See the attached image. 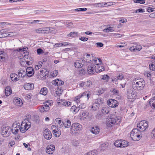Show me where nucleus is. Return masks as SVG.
Instances as JSON below:
<instances>
[{
  "label": "nucleus",
  "instance_id": "obj_1",
  "mask_svg": "<svg viewBox=\"0 0 155 155\" xmlns=\"http://www.w3.org/2000/svg\"><path fill=\"white\" fill-rule=\"evenodd\" d=\"M145 84V81L143 78H135L133 80V82L132 84V86L134 90H141L144 88Z\"/></svg>",
  "mask_w": 155,
  "mask_h": 155
},
{
  "label": "nucleus",
  "instance_id": "obj_2",
  "mask_svg": "<svg viewBox=\"0 0 155 155\" xmlns=\"http://www.w3.org/2000/svg\"><path fill=\"white\" fill-rule=\"evenodd\" d=\"M109 118L106 120V124L108 127H110L116 123L117 124L120 122L121 118L120 116H116L114 114L110 115Z\"/></svg>",
  "mask_w": 155,
  "mask_h": 155
},
{
  "label": "nucleus",
  "instance_id": "obj_3",
  "mask_svg": "<svg viewBox=\"0 0 155 155\" xmlns=\"http://www.w3.org/2000/svg\"><path fill=\"white\" fill-rule=\"evenodd\" d=\"M83 129L82 125L78 123L73 124L71 126L70 132L72 135H75L79 133Z\"/></svg>",
  "mask_w": 155,
  "mask_h": 155
},
{
  "label": "nucleus",
  "instance_id": "obj_4",
  "mask_svg": "<svg viewBox=\"0 0 155 155\" xmlns=\"http://www.w3.org/2000/svg\"><path fill=\"white\" fill-rule=\"evenodd\" d=\"M140 131L138 128L134 129L130 133L131 138L134 141H138L141 137L140 135Z\"/></svg>",
  "mask_w": 155,
  "mask_h": 155
},
{
  "label": "nucleus",
  "instance_id": "obj_5",
  "mask_svg": "<svg viewBox=\"0 0 155 155\" xmlns=\"http://www.w3.org/2000/svg\"><path fill=\"white\" fill-rule=\"evenodd\" d=\"M91 95L90 92L89 91H87L84 92L82 94H80L79 95L76 97L74 99V101L78 103L80 102V99L81 97H84L86 99L88 100L89 97H90Z\"/></svg>",
  "mask_w": 155,
  "mask_h": 155
},
{
  "label": "nucleus",
  "instance_id": "obj_6",
  "mask_svg": "<svg viewBox=\"0 0 155 155\" xmlns=\"http://www.w3.org/2000/svg\"><path fill=\"white\" fill-rule=\"evenodd\" d=\"M87 72L90 74H95L97 73L96 67L93 63H91L88 66Z\"/></svg>",
  "mask_w": 155,
  "mask_h": 155
},
{
  "label": "nucleus",
  "instance_id": "obj_7",
  "mask_svg": "<svg viewBox=\"0 0 155 155\" xmlns=\"http://www.w3.org/2000/svg\"><path fill=\"white\" fill-rule=\"evenodd\" d=\"M30 127V124H28L26 122L23 121L20 126V131L22 133H24L28 130Z\"/></svg>",
  "mask_w": 155,
  "mask_h": 155
},
{
  "label": "nucleus",
  "instance_id": "obj_8",
  "mask_svg": "<svg viewBox=\"0 0 155 155\" xmlns=\"http://www.w3.org/2000/svg\"><path fill=\"white\" fill-rule=\"evenodd\" d=\"M148 127L147 122L145 120H142L137 124V127L142 130V131L145 130Z\"/></svg>",
  "mask_w": 155,
  "mask_h": 155
},
{
  "label": "nucleus",
  "instance_id": "obj_9",
  "mask_svg": "<svg viewBox=\"0 0 155 155\" xmlns=\"http://www.w3.org/2000/svg\"><path fill=\"white\" fill-rule=\"evenodd\" d=\"M127 97L128 99H133L135 98L137 95V93L135 91L131 89L127 90Z\"/></svg>",
  "mask_w": 155,
  "mask_h": 155
},
{
  "label": "nucleus",
  "instance_id": "obj_10",
  "mask_svg": "<svg viewBox=\"0 0 155 155\" xmlns=\"http://www.w3.org/2000/svg\"><path fill=\"white\" fill-rule=\"evenodd\" d=\"M10 130V127L9 126L5 127L2 128L1 134L2 136L4 137H8L9 136L10 131H9Z\"/></svg>",
  "mask_w": 155,
  "mask_h": 155
},
{
  "label": "nucleus",
  "instance_id": "obj_11",
  "mask_svg": "<svg viewBox=\"0 0 155 155\" xmlns=\"http://www.w3.org/2000/svg\"><path fill=\"white\" fill-rule=\"evenodd\" d=\"M43 134L44 138L47 140H49L52 138L51 133L48 129H46L44 130Z\"/></svg>",
  "mask_w": 155,
  "mask_h": 155
},
{
  "label": "nucleus",
  "instance_id": "obj_12",
  "mask_svg": "<svg viewBox=\"0 0 155 155\" xmlns=\"http://www.w3.org/2000/svg\"><path fill=\"white\" fill-rule=\"evenodd\" d=\"M85 61L82 59L76 60L74 63V66L77 68H81L85 64Z\"/></svg>",
  "mask_w": 155,
  "mask_h": 155
},
{
  "label": "nucleus",
  "instance_id": "obj_13",
  "mask_svg": "<svg viewBox=\"0 0 155 155\" xmlns=\"http://www.w3.org/2000/svg\"><path fill=\"white\" fill-rule=\"evenodd\" d=\"M50 103V101H48L47 103H44V105L42 106L40 111L41 112H46L48 111L50 109V107L48 104Z\"/></svg>",
  "mask_w": 155,
  "mask_h": 155
},
{
  "label": "nucleus",
  "instance_id": "obj_14",
  "mask_svg": "<svg viewBox=\"0 0 155 155\" xmlns=\"http://www.w3.org/2000/svg\"><path fill=\"white\" fill-rule=\"evenodd\" d=\"M20 128V126L19 124H13L12 126V131L14 134H17Z\"/></svg>",
  "mask_w": 155,
  "mask_h": 155
},
{
  "label": "nucleus",
  "instance_id": "obj_15",
  "mask_svg": "<svg viewBox=\"0 0 155 155\" xmlns=\"http://www.w3.org/2000/svg\"><path fill=\"white\" fill-rule=\"evenodd\" d=\"M107 104L108 106L111 107H116L118 105L117 101L110 99L107 101Z\"/></svg>",
  "mask_w": 155,
  "mask_h": 155
},
{
  "label": "nucleus",
  "instance_id": "obj_16",
  "mask_svg": "<svg viewBox=\"0 0 155 155\" xmlns=\"http://www.w3.org/2000/svg\"><path fill=\"white\" fill-rule=\"evenodd\" d=\"M55 149V146L51 144L47 146L46 149V152L48 154H52L54 151Z\"/></svg>",
  "mask_w": 155,
  "mask_h": 155
},
{
  "label": "nucleus",
  "instance_id": "obj_17",
  "mask_svg": "<svg viewBox=\"0 0 155 155\" xmlns=\"http://www.w3.org/2000/svg\"><path fill=\"white\" fill-rule=\"evenodd\" d=\"M26 74L28 77H31L34 73L33 68L31 67H28L26 69Z\"/></svg>",
  "mask_w": 155,
  "mask_h": 155
},
{
  "label": "nucleus",
  "instance_id": "obj_18",
  "mask_svg": "<svg viewBox=\"0 0 155 155\" xmlns=\"http://www.w3.org/2000/svg\"><path fill=\"white\" fill-rule=\"evenodd\" d=\"M142 48L141 46L139 45H137L133 46L130 48V50L131 51H140Z\"/></svg>",
  "mask_w": 155,
  "mask_h": 155
},
{
  "label": "nucleus",
  "instance_id": "obj_19",
  "mask_svg": "<svg viewBox=\"0 0 155 155\" xmlns=\"http://www.w3.org/2000/svg\"><path fill=\"white\" fill-rule=\"evenodd\" d=\"M52 83L53 84L57 85L60 86L64 84V82L61 80H59L58 79H57L55 80H53L52 82Z\"/></svg>",
  "mask_w": 155,
  "mask_h": 155
},
{
  "label": "nucleus",
  "instance_id": "obj_20",
  "mask_svg": "<svg viewBox=\"0 0 155 155\" xmlns=\"http://www.w3.org/2000/svg\"><path fill=\"white\" fill-rule=\"evenodd\" d=\"M24 87L27 90H31L33 89L34 88L33 84L31 83H28L25 84Z\"/></svg>",
  "mask_w": 155,
  "mask_h": 155
},
{
  "label": "nucleus",
  "instance_id": "obj_21",
  "mask_svg": "<svg viewBox=\"0 0 155 155\" xmlns=\"http://www.w3.org/2000/svg\"><path fill=\"white\" fill-rule=\"evenodd\" d=\"M14 102L15 104L18 106H21L23 104L21 100L19 98H17L16 99L14 100Z\"/></svg>",
  "mask_w": 155,
  "mask_h": 155
},
{
  "label": "nucleus",
  "instance_id": "obj_22",
  "mask_svg": "<svg viewBox=\"0 0 155 155\" xmlns=\"http://www.w3.org/2000/svg\"><path fill=\"white\" fill-rule=\"evenodd\" d=\"M100 129L97 127H93L91 130V131L93 134H98L99 132Z\"/></svg>",
  "mask_w": 155,
  "mask_h": 155
},
{
  "label": "nucleus",
  "instance_id": "obj_23",
  "mask_svg": "<svg viewBox=\"0 0 155 155\" xmlns=\"http://www.w3.org/2000/svg\"><path fill=\"white\" fill-rule=\"evenodd\" d=\"M89 113L87 112H83L80 115V119L81 120H84L87 117H88Z\"/></svg>",
  "mask_w": 155,
  "mask_h": 155
},
{
  "label": "nucleus",
  "instance_id": "obj_24",
  "mask_svg": "<svg viewBox=\"0 0 155 155\" xmlns=\"http://www.w3.org/2000/svg\"><path fill=\"white\" fill-rule=\"evenodd\" d=\"M109 108L108 107H104L102 108L101 112L103 114L106 115L109 113Z\"/></svg>",
  "mask_w": 155,
  "mask_h": 155
},
{
  "label": "nucleus",
  "instance_id": "obj_25",
  "mask_svg": "<svg viewBox=\"0 0 155 155\" xmlns=\"http://www.w3.org/2000/svg\"><path fill=\"white\" fill-rule=\"evenodd\" d=\"M93 61L94 65H96L97 66H98L99 65H101V64L102 63L101 59L98 58H95L94 59Z\"/></svg>",
  "mask_w": 155,
  "mask_h": 155
},
{
  "label": "nucleus",
  "instance_id": "obj_26",
  "mask_svg": "<svg viewBox=\"0 0 155 155\" xmlns=\"http://www.w3.org/2000/svg\"><path fill=\"white\" fill-rule=\"evenodd\" d=\"M149 103L151 107L155 109V97L150 99Z\"/></svg>",
  "mask_w": 155,
  "mask_h": 155
},
{
  "label": "nucleus",
  "instance_id": "obj_27",
  "mask_svg": "<svg viewBox=\"0 0 155 155\" xmlns=\"http://www.w3.org/2000/svg\"><path fill=\"white\" fill-rule=\"evenodd\" d=\"M71 143L72 145L75 147H77L80 145V142L79 140L74 139L72 141Z\"/></svg>",
  "mask_w": 155,
  "mask_h": 155
},
{
  "label": "nucleus",
  "instance_id": "obj_28",
  "mask_svg": "<svg viewBox=\"0 0 155 155\" xmlns=\"http://www.w3.org/2000/svg\"><path fill=\"white\" fill-rule=\"evenodd\" d=\"M12 90L9 87H6L5 89V94L6 96L9 95L12 93Z\"/></svg>",
  "mask_w": 155,
  "mask_h": 155
},
{
  "label": "nucleus",
  "instance_id": "obj_29",
  "mask_svg": "<svg viewBox=\"0 0 155 155\" xmlns=\"http://www.w3.org/2000/svg\"><path fill=\"white\" fill-rule=\"evenodd\" d=\"M18 76L15 74H10L11 79L13 81H16L18 80Z\"/></svg>",
  "mask_w": 155,
  "mask_h": 155
},
{
  "label": "nucleus",
  "instance_id": "obj_30",
  "mask_svg": "<svg viewBox=\"0 0 155 155\" xmlns=\"http://www.w3.org/2000/svg\"><path fill=\"white\" fill-rule=\"evenodd\" d=\"M19 77H24L26 74V72L25 70H20L18 73Z\"/></svg>",
  "mask_w": 155,
  "mask_h": 155
},
{
  "label": "nucleus",
  "instance_id": "obj_31",
  "mask_svg": "<svg viewBox=\"0 0 155 155\" xmlns=\"http://www.w3.org/2000/svg\"><path fill=\"white\" fill-rule=\"evenodd\" d=\"M104 70V67L102 65H100L96 67L97 73L103 71Z\"/></svg>",
  "mask_w": 155,
  "mask_h": 155
},
{
  "label": "nucleus",
  "instance_id": "obj_32",
  "mask_svg": "<svg viewBox=\"0 0 155 155\" xmlns=\"http://www.w3.org/2000/svg\"><path fill=\"white\" fill-rule=\"evenodd\" d=\"M40 93L41 94L45 95L47 93V88L46 87H43L41 89Z\"/></svg>",
  "mask_w": 155,
  "mask_h": 155
},
{
  "label": "nucleus",
  "instance_id": "obj_33",
  "mask_svg": "<svg viewBox=\"0 0 155 155\" xmlns=\"http://www.w3.org/2000/svg\"><path fill=\"white\" fill-rule=\"evenodd\" d=\"M71 125V122L69 120H65L64 123V127L65 128H68L70 127Z\"/></svg>",
  "mask_w": 155,
  "mask_h": 155
},
{
  "label": "nucleus",
  "instance_id": "obj_34",
  "mask_svg": "<svg viewBox=\"0 0 155 155\" xmlns=\"http://www.w3.org/2000/svg\"><path fill=\"white\" fill-rule=\"evenodd\" d=\"M121 140H116L114 143V145L117 147H121Z\"/></svg>",
  "mask_w": 155,
  "mask_h": 155
},
{
  "label": "nucleus",
  "instance_id": "obj_35",
  "mask_svg": "<svg viewBox=\"0 0 155 155\" xmlns=\"http://www.w3.org/2000/svg\"><path fill=\"white\" fill-rule=\"evenodd\" d=\"M78 33L76 32H72L69 33L68 36L69 37L74 38L77 36Z\"/></svg>",
  "mask_w": 155,
  "mask_h": 155
},
{
  "label": "nucleus",
  "instance_id": "obj_36",
  "mask_svg": "<svg viewBox=\"0 0 155 155\" xmlns=\"http://www.w3.org/2000/svg\"><path fill=\"white\" fill-rule=\"evenodd\" d=\"M37 51L38 54V55H40L42 54H47L48 53V52L46 53H45L43 51L41 48H40L38 49L37 50Z\"/></svg>",
  "mask_w": 155,
  "mask_h": 155
},
{
  "label": "nucleus",
  "instance_id": "obj_37",
  "mask_svg": "<svg viewBox=\"0 0 155 155\" xmlns=\"http://www.w3.org/2000/svg\"><path fill=\"white\" fill-rule=\"evenodd\" d=\"M107 146V145L106 143H105L102 144L100 146V150L101 151V152L104 151L106 148Z\"/></svg>",
  "mask_w": 155,
  "mask_h": 155
},
{
  "label": "nucleus",
  "instance_id": "obj_38",
  "mask_svg": "<svg viewBox=\"0 0 155 155\" xmlns=\"http://www.w3.org/2000/svg\"><path fill=\"white\" fill-rule=\"evenodd\" d=\"M121 142H122L121 143V147L122 148L127 147L128 145V143L124 140H121Z\"/></svg>",
  "mask_w": 155,
  "mask_h": 155
},
{
  "label": "nucleus",
  "instance_id": "obj_39",
  "mask_svg": "<svg viewBox=\"0 0 155 155\" xmlns=\"http://www.w3.org/2000/svg\"><path fill=\"white\" fill-rule=\"evenodd\" d=\"M114 29L113 28L110 27L104 29L103 31L104 32H109L110 31L112 32L114 31Z\"/></svg>",
  "mask_w": 155,
  "mask_h": 155
},
{
  "label": "nucleus",
  "instance_id": "obj_40",
  "mask_svg": "<svg viewBox=\"0 0 155 155\" xmlns=\"http://www.w3.org/2000/svg\"><path fill=\"white\" fill-rule=\"evenodd\" d=\"M103 80H106L107 81L109 78V76L107 75H101L100 77Z\"/></svg>",
  "mask_w": 155,
  "mask_h": 155
},
{
  "label": "nucleus",
  "instance_id": "obj_41",
  "mask_svg": "<svg viewBox=\"0 0 155 155\" xmlns=\"http://www.w3.org/2000/svg\"><path fill=\"white\" fill-rule=\"evenodd\" d=\"M43 34H48L51 33L50 29L49 28H43Z\"/></svg>",
  "mask_w": 155,
  "mask_h": 155
},
{
  "label": "nucleus",
  "instance_id": "obj_42",
  "mask_svg": "<svg viewBox=\"0 0 155 155\" xmlns=\"http://www.w3.org/2000/svg\"><path fill=\"white\" fill-rule=\"evenodd\" d=\"M61 131L58 129L57 130L55 133H53V134H54L55 136L56 137H59L61 135Z\"/></svg>",
  "mask_w": 155,
  "mask_h": 155
},
{
  "label": "nucleus",
  "instance_id": "obj_43",
  "mask_svg": "<svg viewBox=\"0 0 155 155\" xmlns=\"http://www.w3.org/2000/svg\"><path fill=\"white\" fill-rule=\"evenodd\" d=\"M133 2L135 3L143 4L145 3V0H134Z\"/></svg>",
  "mask_w": 155,
  "mask_h": 155
},
{
  "label": "nucleus",
  "instance_id": "obj_44",
  "mask_svg": "<svg viewBox=\"0 0 155 155\" xmlns=\"http://www.w3.org/2000/svg\"><path fill=\"white\" fill-rule=\"evenodd\" d=\"M103 114H101L100 113H98L95 117L98 120L101 119L102 117L103 116Z\"/></svg>",
  "mask_w": 155,
  "mask_h": 155
},
{
  "label": "nucleus",
  "instance_id": "obj_45",
  "mask_svg": "<svg viewBox=\"0 0 155 155\" xmlns=\"http://www.w3.org/2000/svg\"><path fill=\"white\" fill-rule=\"evenodd\" d=\"M62 105L64 106H69L71 105V103L69 101H65L63 102Z\"/></svg>",
  "mask_w": 155,
  "mask_h": 155
},
{
  "label": "nucleus",
  "instance_id": "obj_46",
  "mask_svg": "<svg viewBox=\"0 0 155 155\" xmlns=\"http://www.w3.org/2000/svg\"><path fill=\"white\" fill-rule=\"evenodd\" d=\"M62 91H63L62 90H61L58 88L57 90L56 91L55 94L56 95L59 96L62 94Z\"/></svg>",
  "mask_w": 155,
  "mask_h": 155
},
{
  "label": "nucleus",
  "instance_id": "obj_47",
  "mask_svg": "<svg viewBox=\"0 0 155 155\" xmlns=\"http://www.w3.org/2000/svg\"><path fill=\"white\" fill-rule=\"evenodd\" d=\"M76 107L75 105L73 106L71 108V111L73 113L75 114L77 113V111H76Z\"/></svg>",
  "mask_w": 155,
  "mask_h": 155
},
{
  "label": "nucleus",
  "instance_id": "obj_48",
  "mask_svg": "<svg viewBox=\"0 0 155 155\" xmlns=\"http://www.w3.org/2000/svg\"><path fill=\"white\" fill-rule=\"evenodd\" d=\"M8 34V36H13L15 35H17V33L16 32H9L7 33Z\"/></svg>",
  "mask_w": 155,
  "mask_h": 155
},
{
  "label": "nucleus",
  "instance_id": "obj_49",
  "mask_svg": "<svg viewBox=\"0 0 155 155\" xmlns=\"http://www.w3.org/2000/svg\"><path fill=\"white\" fill-rule=\"evenodd\" d=\"M91 108L92 110H97L98 108V107L96 105L94 104L91 105Z\"/></svg>",
  "mask_w": 155,
  "mask_h": 155
},
{
  "label": "nucleus",
  "instance_id": "obj_50",
  "mask_svg": "<svg viewBox=\"0 0 155 155\" xmlns=\"http://www.w3.org/2000/svg\"><path fill=\"white\" fill-rule=\"evenodd\" d=\"M7 31V29H4L3 30H2L1 31V33H4L5 34H4L5 36H3V37H8V34L7 33H6V32Z\"/></svg>",
  "mask_w": 155,
  "mask_h": 155
},
{
  "label": "nucleus",
  "instance_id": "obj_51",
  "mask_svg": "<svg viewBox=\"0 0 155 155\" xmlns=\"http://www.w3.org/2000/svg\"><path fill=\"white\" fill-rule=\"evenodd\" d=\"M92 85V82L91 81H88L85 82V85L87 87H90Z\"/></svg>",
  "mask_w": 155,
  "mask_h": 155
},
{
  "label": "nucleus",
  "instance_id": "obj_52",
  "mask_svg": "<svg viewBox=\"0 0 155 155\" xmlns=\"http://www.w3.org/2000/svg\"><path fill=\"white\" fill-rule=\"evenodd\" d=\"M43 28H39L35 30L36 32L38 33L43 34Z\"/></svg>",
  "mask_w": 155,
  "mask_h": 155
},
{
  "label": "nucleus",
  "instance_id": "obj_53",
  "mask_svg": "<svg viewBox=\"0 0 155 155\" xmlns=\"http://www.w3.org/2000/svg\"><path fill=\"white\" fill-rule=\"evenodd\" d=\"M58 73V71L57 70H55L53 71L52 73L51 74V75L52 77H55L57 75Z\"/></svg>",
  "mask_w": 155,
  "mask_h": 155
},
{
  "label": "nucleus",
  "instance_id": "obj_54",
  "mask_svg": "<svg viewBox=\"0 0 155 155\" xmlns=\"http://www.w3.org/2000/svg\"><path fill=\"white\" fill-rule=\"evenodd\" d=\"M5 60V55L4 54L1 53L0 55V61H2Z\"/></svg>",
  "mask_w": 155,
  "mask_h": 155
},
{
  "label": "nucleus",
  "instance_id": "obj_55",
  "mask_svg": "<svg viewBox=\"0 0 155 155\" xmlns=\"http://www.w3.org/2000/svg\"><path fill=\"white\" fill-rule=\"evenodd\" d=\"M107 89L105 88H101L98 91V93L100 94H102L103 93L104 91H106Z\"/></svg>",
  "mask_w": 155,
  "mask_h": 155
},
{
  "label": "nucleus",
  "instance_id": "obj_56",
  "mask_svg": "<svg viewBox=\"0 0 155 155\" xmlns=\"http://www.w3.org/2000/svg\"><path fill=\"white\" fill-rule=\"evenodd\" d=\"M79 109H84L86 107V105L84 103L81 104L78 107Z\"/></svg>",
  "mask_w": 155,
  "mask_h": 155
},
{
  "label": "nucleus",
  "instance_id": "obj_57",
  "mask_svg": "<svg viewBox=\"0 0 155 155\" xmlns=\"http://www.w3.org/2000/svg\"><path fill=\"white\" fill-rule=\"evenodd\" d=\"M149 68L151 70L155 71V64H151L149 65Z\"/></svg>",
  "mask_w": 155,
  "mask_h": 155
},
{
  "label": "nucleus",
  "instance_id": "obj_58",
  "mask_svg": "<svg viewBox=\"0 0 155 155\" xmlns=\"http://www.w3.org/2000/svg\"><path fill=\"white\" fill-rule=\"evenodd\" d=\"M99 150H98V151L97 150H94L91 151V153L92 155H97L98 154V152H99Z\"/></svg>",
  "mask_w": 155,
  "mask_h": 155
},
{
  "label": "nucleus",
  "instance_id": "obj_59",
  "mask_svg": "<svg viewBox=\"0 0 155 155\" xmlns=\"http://www.w3.org/2000/svg\"><path fill=\"white\" fill-rule=\"evenodd\" d=\"M95 5H97L96 6H98V7H104L105 5L104 3V4L103 2L95 3Z\"/></svg>",
  "mask_w": 155,
  "mask_h": 155
},
{
  "label": "nucleus",
  "instance_id": "obj_60",
  "mask_svg": "<svg viewBox=\"0 0 155 155\" xmlns=\"http://www.w3.org/2000/svg\"><path fill=\"white\" fill-rule=\"evenodd\" d=\"M51 129L53 133H55V131L57 130L58 128L56 126L54 125H52L51 126Z\"/></svg>",
  "mask_w": 155,
  "mask_h": 155
},
{
  "label": "nucleus",
  "instance_id": "obj_61",
  "mask_svg": "<svg viewBox=\"0 0 155 155\" xmlns=\"http://www.w3.org/2000/svg\"><path fill=\"white\" fill-rule=\"evenodd\" d=\"M73 24L72 22L71 21H67L65 23L64 25L67 26L69 27L71 26Z\"/></svg>",
  "mask_w": 155,
  "mask_h": 155
},
{
  "label": "nucleus",
  "instance_id": "obj_62",
  "mask_svg": "<svg viewBox=\"0 0 155 155\" xmlns=\"http://www.w3.org/2000/svg\"><path fill=\"white\" fill-rule=\"evenodd\" d=\"M61 120H60L59 118H57L55 120V122L56 124H57V126L61 122Z\"/></svg>",
  "mask_w": 155,
  "mask_h": 155
},
{
  "label": "nucleus",
  "instance_id": "obj_63",
  "mask_svg": "<svg viewBox=\"0 0 155 155\" xmlns=\"http://www.w3.org/2000/svg\"><path fill=\"white\" fill-rule=\"evenodd\" d=\"M97 46L98 47H102L103 46V44L101 42H97L96 43Z\"/></svg>",
  "mask_w": 155,
  "mask_h": 155
},
{
  "label": "nucleus",
  "instance_id": "obj_64",
  "mask_svg": "<svg viewBox=\"0 0 155 155\" xmlns=\"http://www.w3.org/2000/svg\"><path fill=\"white\" fill-rule=\"evenodd\" d=\"M80 40H81L83 41H87L88 39V38H86L84 37H82L79 38Z\"/></svg>",
  "mask_w": 155,
  "mask_h": 155
}]
</instances>
